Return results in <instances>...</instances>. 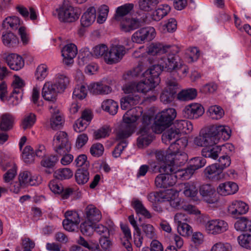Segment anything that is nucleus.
<instances>
[{
  "label": "nucleus",
  "instance_id": "39",
  "mask_svg": "<svg viewBox=\"0 0 251 251\" xmlns=\"http://www.w3.org/2000/svg\"><path fill=\"white\" fill-rule=\"evenodd\" d=\"M159 3L158 0H139L138 2L139 9L144 12L152 11Z\"/></svg>",
  "mask_w": 251,
  "mask_h": 251
},
{
  "label": "nucleus",
  "instance_id": "48",
  "mask_svg": "<svg viewBox=\"0 0 251 251\" xmlns=\"http://www.w3.org/2000/svg\"><path fill=\"white\" fill-rule=\"evenodd\" d=\"M34 156L35 154L32 148L30 146H26L24 148L22 153V157L24 162L27 164L33 163Z\"/></svg>",
  "mask_w": 251,
  "mask_h": 251
},
{
  "label": "nucleus",
  "instance_id": "45",
  "mask_svg": "<svg viewBox=\"0 0 251 251\" xmlns=\"http://www.w3.org/2000/svg\"><path fill=\"white\" fill-rule=\"evenodd\" d=\"M36 121V116L34 114L30 113L25 114L22 121L21 127L25 130L30 128Z\"/></svg>",
  "mask_w": 251,
  "mask_h": 251
},
{
  "label": "nucleus",
  "instance_id": "15",
  "mask_svg": "<svg viewBox=\"0 0 251 251\" xmlns=\"http://www.w3.org/2000/svg\"><path fill=\"white\" fill-rule=\"evenodd\" d=\"M60 93L55 86L51 82H46L42 89V95L43 98L48 101L52 102V104H55L54 101L56 100L57 94Z\"/></svg>",
  "mask_w": 251,
  "mask_h": 251
},
{
  "label": "nucleus",
  "instance_id": "18",
  "mask_svg": "<svg viewBox=\"0 0 251 251\" xmlns=\"http://www.w3.org/2000/svg\"><path fill=\"white\" fill-rule=\"evenodd\" d=\"M77 52L76 46L75 44H70L65 46L62 50L63 63L67 66L72 64Z\"/></svg>",
  "mask_w": 251,
  "mask_h": 251
},
{
  "label": "nucleus",
  "instance_id": "22",
  "mask_svg": "<svg viewBox=\"0 0 251 251\" xmlns=\"http://www.w3.org/2000/svg\"><path fill=\"white\" fill-rule=\"evenodd\" d=\"M222 172L219 165L216 163L207 166L204 171L206 177L213 180L220 179L223 176Z\"/></svg>",
  "mask_w": 251,
  "mask_h": 251
},
{
  "label": "nucleus",
  "instance_id": "44",
  "mask_svg": "<svg viewBox=\"0 0 251 251\" xmlns=\"http://www.w3.org/2000/svg\"><path fill=\"white\" fill-rule=\"evenodd\" d=\"M143 235L147 238L153 239L157 237L155 229L151 224H143L141 226Z\"/></svg>",
  "mask_w": 251,
  "mask_h": 251
},
{
  "label": "nucleus",
  "instance_id": "11",
  "mask_svg": "<svg viewBox=\"0 0 251 251\" xmlns=\"http://www.w3.org/2000/svg\"><path fill=\"white\" fill-rule=\"evenodd\" d=\"M2 60L12 70L18 71L22 69L25 64V62L22 56L16 53L7 54L3 52L0 54Z\"/></svg>",
  "mask_w": 251,
  "mask_h": 251
},
{
  "label": "nucleus",
  "instance_id": "25",
  "mask_svg": "<svg viewBox=\"0 0 251 251\" xmlns=\"http://www.w3.org/2000/svg\"><path fill=\"white\" fill-rule=\"evenodd\" d=\"M238 189V186L236 183L228 181L220 184L217 188V192L221 195L227 196L235 193Z\"/></svg>",
  "mask_w": 251,
  "mask_h": 251
},
{
  "label": "nucleus",
  "instance_id": "61",
  "mask_svg": "<svg viewBox=\"0 0 251 251\" xmlns=\"http://www.w3.org/2000/svg\"><path fill=\"white\" fill-rule=\"evenodd\" d=\"M195 170L192 168L190 166L184 170H177L176 172V178H183L185 179H189L194 174Z\"/></svg>",
  "mask_w": 251,
  "mask_h": 251
},
{
  "label": "nucleus",
  "instance_id": "7",
  "mask_svg": "<svg viewBox=\"0 0 251 251\" xmlns=\"http://www.w3.org/2000/svg\"><path fill=\"white\" fill-rule=\"evenodd\" d=\"M167 87L161 93L160 100L165 104L171 102L177 93L178 83L175 78H168L166 80Z\"/></svg>",
  "mask_w": 251,
  "mask_h": 251
},
{
  "label": "nucleus",
  "instance_id": "62",
  "mask_svg": "<svg viewBox=\"0 0 251 251\" xmlns=\"http://www.w3.org/2000/svg\"><path fill=\"white\" fill-rule=\"evenodd\" d=\"M110 130L107 126H104L96 130L94 133V136L96 139H100L105 138L109 135Z\"/></svg>",
  "mask_w": 251,
  "mask_h": 251
},
{
  "label": "nucleus",
  "instance_id": "29",
  "mask_svg": "<svg viewBox=\"0 0 251 251\" xmlns=\"http://www.w3.org/2000/svg\"><path fill=\"white\" fill-rule=\"evenodd\" d=\"M172 127L180 134L181 132L186 134L190 133L193 129L192 123L187 120H176Z\"/></svg>",
  "mask_w": 251,
  "mask_h": 251
},
{
  "label": "nucleus",
  "instance_id": "41",
  "mask_svg": "<svg viewBox=\"0 0 251 251\" xmlns=\"http://www.w3.org/2000/svg\"><path fill=\"white\" fill-rule=\"evenodd\" d=\"M69 78L65 75L61 74H58L54 80V82L52 83L56 87L60 93L63 92L66 88L67 85L69 84Z\"/></svg>",
  "mask_w": 251,
  "mask_h": 251
},
{
  "label": "nucleus",
  "instance_id": "64",
  "mask_svg": "<svg viewBox=\"0 0 251 251\" xmlns=\"http://www.w3.org/2000/svg\"><path fill=\"white\" fill-rule=\"evenodd\" d=\"M231 250L232 247L229 244L219 242L215 244L210 251H231Z\"/></svg>",
  "mask_w": 251,
  "mask_h": 251
},
{
  "label": "nucleus",
  "instance_id": "55",
  "mask_svg": "<svg viewBox=\"0 0 251 251\" xmlns=\"http://www.w3.org/2000/svg\"><path fill=\"white\" fill-rule=\"evenodd\" d=\"M249 234H242L238 237L240 245L248 249H251V232Z\"/></svg>",
  "mask_w": 251,
  "mask_h": 251
},
{
  "label": "nucleus",
  "instance_id": "5",
  "mask_svg": "<svg viewBox=\"0 0 251 251\" xmlns=\"http://www.w3.org/2000/svg\"><path fill=\"white\" fill-rule=\"evenodd\" d=\"M151 116L144 114L142 117V124L139 131L140 136L137 139V146L143 148L148 146L152 140V131H154L153 126H151Z\"/></svg>",
  "mask_w": 251,
  "mask_h": 251
},
{
  "label": "nucleus",
  "instance_id": "63",
  "mask_svg": "<svg viewBox=\"0 0 251 251\" xmlns=\"http://www.w3.org/2000/svg\"><path fill=\"white\" fill-rule=\"evenodd\" d=\"M107 50V47L104 45L96 46L93 49V55L97 57H103L104 59Z\"/></svg>",
  "mask_w": 251,
  "mask_h": 251
},
{
  "label": "nucleus",
  "instance_id": "13",
  "mask_svg": "<svg viewBox=\"0 0 251 251\" xmlns=\"http://www.w3.org/2000/svg\"><path fill=\"white\" fill-rule=\"evenodd\" d=\"M199 192L203 200L208 203H214L217 201L216 192L213 186L209 184L201 185Z\"/></svg>",
  "mask_w": 251,
  "mask_h": 251
},
{
  "label": "nucleus",
  "instance_id": "10",
  "mask_svg": "<svg viewBox=\"0 0 251 251\" xmlns=\"http://www.w3.org/2000/svg\"><path fill=\"white\" fill-rule=\"evenodd\" d=\"M227 223L220 219L212 220L205 224V230L211 235H218L224 233L228 229Z\"/></svg>",
  "mask_w": 251,
  "mask_h": 251
},
{
  "label": "nucleus",
  "instance_id": "49",
  "mask_svg": "<svg viewBox=\"0 0 251 251\" xmlns=\"http://www.w3.org/2000/svg\"><path fill=\"white\" fill-rule=\"evenodd\" d=\"M148 199L150 202L153 204L157 202L165 201L166 199H167V196L163 192H152L148 195Z\"/></svg>",
  "mask_w": 251,
  "mask_h": 251
},
{
  "label": "nucleus",
  "instance_id": "56",
  "mask_svg": "<svg viewBox=\"0 0 251 251\" xmlns=\"http://www.w3.org/2000/svg\"><path fill=\"white\" fill-rule=\"evenodd\" d=\"M58 160V156L55 155H52L44 158L41 161V164L44 167L52 168L55 166Z\"/></svg>",
  "mask_w": 251,
  "mask_h": 251
},
{
  "label": "nucleus",
  "instance_id": "4",
  "mask_svg": "<svg viewBox=\"0 0 251 251\" xmlns=\"http://www.w3.org/2000/svg\"><path fill=\"white\" fill-rule=\"evenodd\" d=\"M176 116V110L172 108L164 109L157 113L152 127L154 132L157 134L162 133L171 124Z\"/></svg>",
  "mask_w": 251,
  "mask_h": 251
},
{
  "label": "nucleus",
  "instance_id": "50",
  "mask_svg": "<svg viewBox=\"0 0 251 251\" xmlns=\"http://www.w3.org/2000/svg\"><path fill=\"white\" fill-rule=\"evenodd\" d=\"M81 233L86 236H91L94 232V223L85 221L81 223L80 226Z\"/></svg>",
  "mask_w": 251,
  "mask_h": 251
},
{
  "label": "nucleus",
  "instance_id": "9",
  "mask_svg": "<svg viewBox=\"0 0 251 251\" xmlns=\"http://www.w3.org/2000/svg\"><path fill=\"white\" fill-rule=\"evenodd\" d=\"M155 35V30L152 27L149 26L141 28L137 30L132 36L133 42L142 44L153 39Z\"/></svg>",
  "mask_w": 251,
  "mask_h": 251
},
{
  "label": "nucleus",
  "instance_id": "47",
  "mask_svg": "<svg viewBox=\"0 0 251 251\" xmlns=\"http://www.w3.org/2000/svg\"><path fill=\"white\" fill-rule=\"evenodd\" d=\"M73 175V172L69 168L59 169L54 173V177L59 180H64L71 178Z\"/></svg>",
  "mask_w": 251,
  "mask_h": 251
},
{
  "label": "nucleus",
  "instance_id": "43",
  "mask_svg": "<svg viewBox=\"0 0 251 251\" xmlns=\"http://www.w3.org/2000/svg\"><path fill=\"white\" fill-rule=\"evenodd\" d=\"M101 107L104 110L112 115L117 113L118 109V103L111 99L104 100L102 103Z\"/></svg>",
  "mask_w": 251,
  "mask_h": 251
},
{
  "label": "nucleus",
  "instance_id": "6",
  "mask_svg": "<svg viewBox=\"0 0 251 251\" xmlns=\"http://www.w3.org/2000/svg\"><path fill=\"white\" fill-rule=\"evenodd\" d=\"M56 11L59 20L65 23L74 22L80 16L79 10L68 4L64 3Z\"/></svg>",
  "mask_w": 251,
  "mask_h": 251
},
{
  "label": "nucleus",
  "instance_id": "19",
  "mask_svg": "<svg viewBox=\"0 0 251 251\" xmlns=\"http://www.w3.org/2000/svg\"><path fill=\"white\" fill-rule=\"evenodd\" d=\"M249 210V207L246 203L242 201H235L230 205L228 208V212L233 217L238 219V216L246 214Z\"/></svg>",
  "mask_w": 251,
  "mask_h": 251
},
{
  "label": "nucleus",
  "instance_id": "58",
  "mask_svg": "<svg viewBox=\"0 0 251 251\" xmlns=\"http://www.w3.org/2000/svg\"><path fill=\"white\" fill-rule=\"evenodd\" d=\"M209 112L211 118L216 120L221 119L224 114L223 109L220 106L217 105L210 106L209 108Z\"/></svg>",
  "mask_w": 251,
  "mask_h": 251
},
{
  "label": "nucleus",
  "instance_id": "33",
  "mask_svg": "<svg viewBox=\"0 0 251 251\" xmlns=\"http://www.w3.org/2000/svg\"><path fill=\"white\" fill-rule=\"evenodd\" d=\"M171 46H163L160 43H151L148 48L147 52L151 55L166 54Z\"/></svg>",
  "mask_w": 251,
  "mask_h": 251
},
{
  "label": "nucleus",
  "instance_id": "38",
  "mask_svg": "<svg viewBox=\"0 0 251 251\" xmlns=\"http://www.w3.org/2000/svg\"><path fill=\"white\" fill-rule=\"evenodd\" d=\"M187 145V140L186 138H177L176 140L173 141L170 145L169 150L170 152L176 153L178 151L183 150Z\"/></svg>",
  "mask_w": 251,
  "mask_h": 251
},
{
  "label": "nucleus",
  "instance_id": "16",
  "mask_svg": "<svg viewBox=\"0 0 251 251\" xmlns=\"http://www.w3.org/2000/svg\"><path fill=\"white\" fill-rule=\"evenodd\" d=\"M175 158L171 156V158L168 159L167 161L164 162L163 164L160 166H157L156 165L152 166L153 171H156V169L161 174H175L176 175L177 172V168L175 166Z\"/></svg>",
  "mask_w": 251,
  "mask_h": 251
},
{
  "label": "nucleus",
  "instance_id": "36",
  "mask_svg": "<svg viewBox=\"0 0 251 251\" xmlns=\"http://www.w3.org/2000/svg\"><path fill=\"white\" fill-rule=\"evenodd\" d=\"M179 133L172 126L165 131L162 135V141L166 144L171 143L179 138Z\"/></svg>",
  "mask_w": 251,
  "mask_h": 251
},
{
  "label": "nucleus",
  "instance_id": "53",
  "mask_svg": "<svg viewBox=\"0 0 251 251\" xmlns=\"http://www.w3.org/2000/svg\"><path fill=\"white\" fill-rule=\"evenodd\" d=\"M189 163L190 166L196 171L203 167L205 165L206 161L202 157L199 156L191 158Z\"/></svg>",
  "mask_w": 251,
  "mask_h": 251
},
{
  "label": "nucleus",
  "instance_id": "35",
  "mask_svg": "<svg viewBox=\"0 0 251 251\" xmlns=\"http://www.w3.org/2000/svg\"><path fill=\"white\" fill-rule=\"evenodd\" d=\"M89 172L87 168L78 169L75 175V179L79 185H83L89 179Z\"/></svg>",
  "mask_w": 251,
  "mask_h": 251
},
{
  "label": "nucleus",
  "instance_id": "30",
  "mask_svg": "<svg viewBox=\"0 0 251 251\" xmlns=\"http://www.w3.org/2000/svg\"><path fill=\"white\" fill-rule=\"evenodd\" d=\"M88 89L91 93L95 95L108 94L112 90L110 86L99 82L90 84Z\"/></svg>",
  "mask_w": 251,
  "mask_h": 251
},
{
  "label": "nucleus",
  "instance_id": "52",
  "mask_svg": "<svg viewBox=\"0 0 251 251\" xmlns=\"http://www.w3.org/2000/svg\"><path fill=\"white\" fill-rule=\"evenodd\" d=\"M22 247L18 246L16 248V251H32L35 247V243L29 238H27L22 240Z\"/></svg>",
  "mask_w": 251,
  "mask_h": 251
},
{
  "label": "nucleus",
  "instance_id": "21",
  "mask_svg": "<svg viewBox=\"0 0 251 251\" xmlns=\"http://www.w3.org/2000/svg\"><path fill=\"white\" fill-rule=\"evenodd\" d=\"M15 117L10 113L2 114L0 117V130L8 132L11 130L15 123Z\"/></svg>",
  "mask_w": 251,
  "mask_h": 251
},
{
  "label": "nucleus",
  "instance_id": "20",
  "mask_svg": "<svg viewBox=\"0 0 251 251\" xmlns=\"http://www.w3.org/2000/svg\"><path fill=\"white\" fill-rule=\"evenodd\" d=\"M141 19L134 18H125L120 23V29L124 32H128L134 30L142 26Z\"/></svg>",
  "mask_w": 251,
  "mask_h": 251
},
{
  "label": "nucleus",
  "instance_id": "17",
  "mask_svg": "<svg viewBox=\"0 0 251 251\" xmlns=\"http://www.w3.org/2000/svg\"><path fill=\"white\" fill-rule=\"evenodd\" d=\"M49 109L50 113L51 114L50 118V127L53 130L60 129L64 122V119L59 114V109L57 108L55 104H52L49 106Z\"/></svg>",
  "mask_w": 251,
  "mask_h": 251
},
{
  "label": "nucleus",
  "instance_id": "28",
  "mask_svg": "<svg viewBox=\"0 0 251 251\" xmlns=\"http://www.w3.org/2000/svg\"><path fill=\"white\" fill-rule=\"evenodd\" d=\"M171 11V7L167 4L159 5L151 14L153 21H159L168 14Z\"/></svg>",
  "mask_w": 251,
  "mask_h": 251
},
{
  "label": "nucleus",
  "instance_id": "34",
  "mask_svg": "<svg viewBox=\"0 0 251 251\" xmlns=\"http://www.w3.org/2000/svg\"><path fill=\"white\" fill-rule=\"evenodd\" d=\"M21 24V22L19 17L12 16L6 18L3 21L2 26L4 29L16 30Z\"/></svg>",
  "mask_w": 251,
  "mask_h": 251
},
{
  "label": "nucleus",
  "instance_id": "42",
  "mask_svg": "<svg viewBox=\"0 0 251 251\" xmlns=\"http://www.w3.org/2000/svg\"><path fill=\"white\" fill-rule=\"evenodd\" d=\"M197 95L195 89L191 88L180 91L177 95V98L182 101H186L194 99Z\"/></svg>",
  "mask_w": 251,
  "mask_h": 251
},
{
  "label": "nucleus",
  "instance_id": "12",
  "mask_svg": "<svg viewBox=\"0 0 251 251\" xmlns=\"http://www.w3.org/2000/svg\"><path fill=\"white\" fill-rule=\"evenodd\" d=\"M204 109L200 104L197 103H191L185 107L182 110L184 117L190 119H198L204 113Z\"/></svg>",
  "mask_w": 251,
  "mask_h": 251
},
{
  "label": "nucleus",
  "instance_id": "51",
  "mask_svg": "<svg viewBox=\"0 0 251 251\" xmlns=\"http://www.w3.org/2000/svg\"><path fill=\"white\" fill-rule=\"evenodd\" d=\"M171 241L173 244H175L176 246H170L167 248L166 251H177V248H181L183 245V241L182 238L176 234L172 235Z\"/></svg>",
  "mask_w": 251,
  "mask_h": 251
},
{
  "label": "nucleus",
  "instance_id": "2",
  "mask_svg": "<svg viewBox=\"0 0 251 251\" xmlns=\"http://www.w3.org/2000/svg\"><path fill=\"white\" fill-rule=\"evenodd\" d=\"M231 130L227 126L223 125L209 126L201 131L199 136L195 139V143L199 146L205 147L201 151V154L205 157L216 159L221 150L219 146L213 147L220 139L228 140Z\"/></svg>",
  "mask_w": 251,
  "mask_h": 251
},
{
  "label": "nucleus",
  "instance_id": "24",
  "mask_svg": "<svg viewBox=\"0 0 251 251\" xmlns=\"http://www.w3.org/2000/svg\"><path fill=\"white\" fill-rule=\"evenodd\" d=\"M85 213L87 220L93 223L99 222L102 217L100 210L92 204H90L85 208Z\"/></svg>",
  "mask_w": 251,
  "mask_h": 251
},
{
  "label": "nucleus",
  "instance_id": "46",
  "mask_svg": "<svg viewBox=\"0 0 251 251\" xmlns=\"http://www.w3.org/2000/svg\"><path fill=\"white\" fill-rule=\"evenodd\" d=\"M3 44L8 47H14L18 43V39L12 32H7L2 36Z\"/></svg>",
  "mask_w": 251,
  "mask_h": 251
},
{
  "label": "nucleus",
  "instance_id": "57",
  "mask_svg": "<svg viewBox=\"0 0 251 251\" xmlns=\"http://www.w3.org/2000/svg\"><path fill=\"white\" fill-rule=\"evenodd\" d=\"M87 95V89L83 85H77L75 88L73 97L80 100L83 99Z\"/></svg>",
  "mask_w": 251,
  "mask_h": 251
},
{
  "label": "nucleus",
  "instance_id": "14",
  "mask_svg": "<svg viewBox=\"0 0 251 251\" xmlns=\"http://www.w3.org/2000/svg\"><path fill=\"white\" fill-rule=\"evenodd\" d=\"M177 181L175 174H163L158 175L155 179V184L158 188H166L175 185Z\"/></svg>",
  "mask_w": 251,
  "mask_h": 251
},
{
  "label": "nucleus",
  "instance_id": "23",
  "mask_svg": "<svg viewBox=\"0 0 251 251\" xmlns=\"http://www.w3.org/2000/svg\"><path fill=\"white\" fill-rule=\"evenodd\" d=\"M184 215L181 213H177L175 216V220L177 222V231L179 233L183 236L190 235L192 233V227L187 223L182 222ZM186 219L184 218V220Z\"/></svg>",
  "mask_w": 251,
  "mask_h": 251
},
{
  "label": "nucleus",
  "instance_id": "8",
  "mask_svg": "<svg viewBox=\"0 0 251 251\" xmlns=\"http://www.w3.org/2000/svg\"><path fill=\"white\" fill-rule=\"evenodd\" d=\"M126 54V48L124 46L112 45L108 49L104 56V61L108 64H113L120 62Z\"/></svg>",
  "mask_w": 251,
  "mask_h": 251
},
{
  "label": "nucleus",
  "instance_id": "3",
  "mask_svg": "<svg viewBox=\"0 0 251 251\" xmlns=\"http://www.w3.org/2000/svg\"><path fill=\"white\" fill-rule=\"evenodd\" d=\"M53 146L54 151L63 155L61 159L62 165H67L73 161V156L68 153L71 151V145L65 132L60 131L56 132L53 139Z\"/></svg>",
  "mask_w": 251,
  "mask_h": 251
},
{
  "label": "nucleus",
  "instance_id": "40",
  "mask_svg": "<svg viewBox=\"0 0 251 251\" xmlns=\"http://www.w3.org/2000/svg\"><path fill=\"white\" fill-rule=\"evenodd\" d=\"M131 205L137 214H141L147 218H151V215L149 211L144 207L142 202L138 199H133Z\"/></svg>",
  "mask_w": 251,
  "mask_h": 251
},
{
  "label": "nucleus",
  "instance_id": "59",
  "mask_svg": "<svg viewBox=\"0 0 251 251\" xmlns=\"http://www.w3.org/2000/svg\"><path fill=\"white\" fill-rule=\"evenodd\" d=\"M48 75V67L45 64H41L38 66L35 72L36 79L42 81L44 80Z\"/></svg>",
  "mask_w": 251,
  "mask_h": 251
},
{
  "label": "nucleus",
  "instance_id": "1",
  "mask_svg": "<svg viewBox=\"0 0 251 251\" xmlns=\"http://www.w3.org/2000/svg\"><path fill=\"white\" fill-rule=\"evenodd\" d=\"M164 55L158 57V64L153 65L143 74L145 80L138 83L132 82L125 84L123 87L124 93L127 95L121 100V107L123 110L129 109L123 116V122L117 133V138L125 139L133 132L135 122L138 119L139 115H135L136 108H130L137 104L140 100L139 93H146L157 86L160 79L161 72L175 71L180 67V59L177 53L179 51L176 46H171Z\"/></svg>",
  "mask_w": 251,
  "mask_h": 251
},
{
  "label": "nucleus",
  "instance_id": "60",
  "mask_svg": "<svg viewBox=\"0 0 251 251\" xmlns=\"http://www.w3.org/2000/svg\"><path fill=\"white\" fill-rule=\"evenodd\" d=\"M171 151L168 148V150L167 151H156L155 152L156 158L159 161H163V163L165 161H167L168 159L171 158V156H173L172 152H170Z\"/></svg>",
  "mask_w": 251,
  "mask_h": 251
},
{
  "label": "nucleus",
  "instance_id": "37",
  "mask_svg": "<svg viewBox=\"0 0 251 251\" xmlns=\"http://www.w3.org/2000/svg\"><path fill=\"white\" fill-rule=\"evenodd\" d=\"M234 227L237 231L251 232V221L245 217H241L235 222Z\"/></svg>",
  "mask_w": 251,
  "mask_h": 251
},
{
  "label": "nucleus",
  "instance_id": "54",
  "mask_svg": "<svg viewBox=\"0 0 251 251\" xmlns=\"http://www.w3.org/2000/svg\"><path fill=\"white\" fill-rule=\"evenodd\" d=\"M65 216L66 218L65 219V223L66 225H67L69 222H71L77 226L80 222L79 215L75 211H66L65 213Z\"/></svg>",
  "mask_w": 251,
  "mask_h": 251
},
{
  "label": "nucleus",
  "instance_id": "31",
  "mask_svg": "<svg viewBox=\"0 0 251 251\" xmlns=\"http://www.w3.org/2000/svg\"><path fill=\"white\" fill-rule=\"evenodd\" d=\"M37 179V176H32L31 173L28 171H24L20 173L19 176V182L23 185L34 186L37 185L39 183Z\"/></svg>",
  "mask_w": 251,
  "mask_h": 251
},
{
  "label": "nucleus",
  "instance_id": "32",
  "mask_svg": "<svg viewBox=\"0 0 251 251\" xmlns=\"http://www.w3.org/2000/svg\"><path fill=\"white\" fill-rule=\"evenodd\" d=\"M96 18V10L95 7L88 8L81 18V24L83 26H88L95 21Z\"/></svg>",
  "mask_w": 251,
  "mask_h": 251
},
{
  "label": "nucleus",
  "instance_id": "26",
  "mask_svg": "<svg viewBox=\"0 0 251 251\" xmlns=\"http://www.w3.org/2000/svg\"><path fill=\"white\" fill-rule=\"evenodd\" d=\"M177 190L183 191V193L187 197L194 198L198 194V189L196 184L193 182L179 184Z\"/></svg>",
  "mask_w": 251,
  "mask_h": 251
},
{
  "label": "nucleus",
  "instance_id": "27",
  "mask_svg": "<svg viewBox=\"0 0 251 251\" xmlns=\"http://www.w3.org/2000/svg\"><path fill=\"white\" fill-rule=\"evenodd\" d=\"M134 8L133 3H126L117 8L114 19L120 23L125 19L126 16Z\"/></svg>",
  "mask_w": 251,
  "mask_h": 251
}]
</instances>
